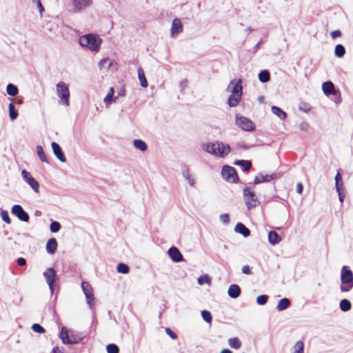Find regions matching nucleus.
<instances>
[{"mask_svg":"<svg viewBox=\"0 0 353 353\" xmlns=\"http://www.w3.org/2000/svg\"><path fill=\"white\" fill-rule=\"evenodd\" d=\"M182 176L188 181L189 185L192 187L195 185V179L191 176L189 173V167L184 165L181 170Z\"/></svg>","mask_w":353,"mask_h":353,"instance_id":"393cba45","label":"nucleus"},{"mask_svg":"<svg viewBox=\"0 0 353 353\" xmlns=\"http://www.w3.org/2000/svg\"><path fill=\"white\" fill-rule=\"evenodd\" d=\"M342 35V32L340 30H336L334 31H332L330 33V36L332 39H335L338 37H340Z\"/></svg>","mask_w":353,"mask_h":353,"instance_id":"8fccbe9b","label":"nucleus"},{"mask_svg":"<svg viewBox=\"0 0 353 353\" xmlns=\"http://www.w3.org/2000/svg\"><path fill=\"white\" fill-rule=\"evenodd\" d=\"M33 2L37 3V8L41 14H42L43 12H44L45 9L43 6L41 1L40 0H33Z\"/></svg>","mask_w":353,"mask_h":353,"instance_id":"864d4df0","label":"nucleus"},{"mask_svg":"<svg viewBox=\"0 0 353 353\" xmlns=\"http://www.w3.org/2000/svg\"><path fill=\"white\" fill-rule=\"evenodd\" d=\"M262 43V41H259L254 47V51L256 52Z\"/></svg>","mask_w":353,"mask_h":353,"instance_id":"0e129e2a","label":"nucleus"},{"mask_svg":"<svg viewBox=\"0 0 353 353\" xmlns=\"http://www.w3.org/2000/svg\"><path fill=\"white\" fill-rule=\"evenodd\" d=\"M233 164L239 166L244 172L250 171L252 168V162L249 160L236 159Z\"/></svg>","mask_w":353,"mask_h":353,"instance_id":"aec40b11","label":"nucleus"},{"mask_svg":"<svg viewBox=\"0 0 353 353\" xmlns=\"http://www.w3.org/2000/svg\"><path fill=\"white\" fill-rule=\"evenodd\" d=\"M9 117L11 121H14L19 116L18 111L15 109L14 104L11 99V102L8 105Z\"/></svg>","mask_w":353,"mask_h":353,"instance_id":"c756f323","label":"nucleus"},{"mask_svg":"<svg viewBox=\"0 0 353 353\" xmlns=\"http://www.w3.org/2000/svg\"><path fill=\"white\" fill-rule=\"evenodd\" d=\"M309 128V124L307 122H301L299 125V128L301 131H306Z\"/></svg>","mask_w":353,"mask_h":353,"instance_id":"6e6d98bb","label":"nucleus"},{"mask_svg":"<svg viewBox=\"0 0 353 353\" xmlns=\"http://www.w3.org/2000/svg\"><path fill=\"white\" fill-rule=\"evenodd\" d=\"M61 226L59 221H52L50 225V230L52 233L58 232Z\"/></svg>","mask_w":353,"mask_h":353,"instance_id":"a19ab883","label":"nucleus"},{"mask_svg":"<svg viewBox=\"0 0 353 353\" xmlns=\"http://www.w3.org/2000/svg\"><path fill=\"white\" fill-rule=\"evenodd\" d=\"M243 193L248 209L254 208L260 203L255 192L250 187L245 186L243 190Z\"/></svg>","mask_w":353,"mask_h":353,"instance_id":"6e6552de","label":"nucleus"},{"mask_svg":"<svg viewBox=\"0 0 353 353\" xmlns=\"http://www.w3.org/2000/svg\"><path fill=\"white\" fill-rule=\"evenodd\" d=\"M228 345L230 347L239 350L242 346V343L238 337H233L228 339Z\"/></svg>","mask_w":353,"mask_h":353,"instance_id":"473e14b6","label":"nucleus"},{"mask_svg":"<svg viewBox=\"0 0 353 353\" xmlns=\"http://www.w3.org/2000/svg\"><path fill=\"white\" fill-rule=\"evenodd\" d=\"M221 353H232V352L230 349L225 348L221 350Z\"/></svg>","mask_w":353,"mask_h":353,"instance_id":"69168bd1","label":"nucleus"},{"mask_svg":"<svg viewBox=\"0 0 353 353\" xmlns=\"http://www.w3.org/2000/svg\"><path fill=\"white\" fill-rule=\"evenodd\" d=\"M346 52L345 47L342 44H337L334 48V55L336 57L342 58Z\"/></svg>","mask_w":353,"mask_h":353,"instance_id":"4c0bfd02","label":"nucleus"},{"mask_svg":"<svg viewBox=\"0 0 353 353\" xmlns=\"http://www.w3.org/2000/svg\"><path fill=\"white\" fill-rule=\"evenodd\" d=\"M338 193V195H339V199L340 201V202L342 203H343L344 201V199H345V194H344V190H341V191H339V192H336Z\"/></svg>","mask_w":353,"mask_h":353,"instance_id":"13d9d810","label":"nucleus"},{"mask_svg":"<svg viewBox=\"0 0 353 353\" xmlns=\"http://www.w3.org/2000/svg\"><path fill=\"white\" fill-rule=\"evenodd\" d=\"M34 214L36 216H41V212L40 210H36Z\"/></svg>","mask_w":353,"mask_h":353,"instance_id":"774afa93","label":"nucleus"},{"mask_svg":"<svg viewBox=\"0 0 353 353\" xmlns=\"http://www.w3.org/2000/svg\"><path fill=\"white\" fill-rule=\"evenodd\" d=\"M52 353H63L62 351H61L57 347H53L52 350Z\"/></svg>","mask_w":353,"mask_h":353,"instance_id":"e2e57ef3","label":"nucleus"},{"mask_svg":"<svg viewBox=\"0 0 353 353\" xmlns=\"http://www.w3.org/2000/svg\"><path fill=\"white\" fill-rule=\"evenodd\" d=\"M21 176L23 179L31 187V188L35 192H39V182L32 176V174L26 170L21 171Z\"/></svg>","mask_w":353,"mask_h":353,"instance_id":"f8f14e48","label":"nucleus"},{"mask_svg":"<svg viewBox=\"0 0 353 353\" xmlns=\"http://www.w3.org/2000/svg\"><path fill=\"white\" fill-rule=\"evenodd\" d=\"M52 150L54 156L62 163H65L66 161V157L65 153L59 144L57 142L53 141L51 143Z\"/></svg>","mask_w":353,"mask_h":353,"instance_id":"dca6fc26","label":"nucleus"},{"mask_svg":"<svg viewBox=\"0 0 353 353\" xmlns=\"http://www.w3.org/2000/svg\"><path fill=\"white\" fill-rule=\"evenodd\" d=\"M281 241V236L274 230L268 232V241L272 245H276Z\"/></svg>","mask_w":353,"mask_h":353,"instance_id":"b1692460","label":"nucleus"},{"mask_svg":"<svg viewBox=\"0 0 353 353\" xmlns=\"http://www.w3.org/2000/svg\"><path fill=\"white\" fill-rule=\"evenodd\" d=\"M17 263L19 266H24L26 265V259L23 257H19L17 259Z\"/></svg>","mask_w":353,"mask_h":353,"instance_id":"4d7b16f0","label":"nucleus"},{"mask_svg":"<svg viewBox=\"0 0 353 353\" xmlns=\"http://www.w3.org/2000/svg\"><path fill=\"white\" fill-rule=\"evenodd\" d=\"M102 39L98 34L88 33L82 35L79 39V43L83 48H86L92 52H99L102 43Z\"/></svg>","mask_w":353,"mask_h":353,"instance_id":"20e7f679","label":"nucleus"},{"mask_svg":"<svg viewBox=\"0 0 353 353\" xmlns=\"http://www.w3.org/2000/svg\"><path fill=\"white\" fill-rule=\"evenodd\" d=\"M188 81L186 79H184L180 82V88L181 91L183 92V90L187 87Z\"/></svg>","mask_w":353,"mask_h":353,"instance_id":"bf43d9fd","label":"nucleus"},{"mask_svg":"<svg viewBox=\"0 0 353 353\" xmlns=\"http://www.w3.org/2000/svg\"><path fill=\"white\" fill-rule=\"evenodd\" d=\"M59 338L65 345H72L80 343L86 334L84 332H78L73 330L62 327L59 332Z\"/></svg>","mask_w":353,"mask_h":353,"instance_id":"7ed1b4c3","label":"nucleus"},{"mask_svg":"<svg viewBox=\"0 0 353 353\" xmlns=\"http://www.w3.org/2000/svg\"><path fill=\"white\" fill-rule=\"evenodd\" d=\"M125 94V88H121L120 90L118 92V96L123 97Z\"/></svg>","mask_w":353,"mask_h":353,"instance_id":"680f3d73","label":"nucleus"},{"mask_svg":"<svg viewBox=\"0 0 353 353\" xmlns=\"http://www.w3.org/2000/svg\"><path fill=\"white\" fill-rule=\"evenodd\" d=\"M293 348L294 353H304V343L301 341H297Z\"/></svg>","mask_w":353,"mask_h":353,"instance_id":"ea45409f","label":"nucleus"},{"mask_svg":"<svg viewBox=\"0 0 353 353\" xmlns=\"http://www.w3.org/2000/svg\"><path fill=\"white\" fill-rule=\"evenodd\" d=\"M137 73L141 86L144 88H147L148 85V80L141 67L138 68Z\"/></svg>","mask_w":353,"mask_h":353,"instance_id":"bb28decb","label":"nucleus"},{"mask_svg":"<svg viewBox=\"0 0 353 353\" xmlns=\"http://www.w3.org/2000/svg\"><path fill=\"white\" fill-rule=\"evenodd\" d=\"M322 90L325 95L330 96V95H336V91L334 88V83L330 81H327L322 84Z\"/></svg>","mask_w":353,"mask_h":353,"instance_id":"6ab92c4d","label":"nucleus"},{"mask_svg":"<svg viewBox=\"0 0 353 353\" xmlns=\"http://www.w3.org/2000/svg\"><path fill=\"white\" fill-rule=\"evenodd\" d=\"M117 270L119 273L126 274L130 272V267L124 263H119L117 265Z\"/></svg>","mask_w":353,"mask_h":353,"instance_id":"58836bf2","label":"nucleus"},{"mask_svg":"<svg viewBox=\"0 0 353 353\" xmlns=\"http://www.w3.org/2000/svg\"><path fill=\"white\" fill-rule=\"evenodd\" d=\"M16 103L18 104H21L23 103V98L21 97L20 98H17L16 99Z\"/></svg>","mask_w":353,"mask_h":353,"instance_id":"338daca9","label":"nucleus"},{"mask_svg":"<svg viewBox=\"0 0 353 353\" xmlns=\"http://www.w3.org/2000/svg\"><path fill=\"white\" fill-rule=\"evenodd\" d=\"M272 112L278 117L281 120L284 121L287 118V113L281 108L276 105H272L271 108Z\"/></svg>","mask_w":353,"mask_h":353,"instance_id":"a878e982","label":"nucleus"},{"mask_svg":"<svg viewBox=\"0 0 353 353\" xmlns=\"http://www.w3.org/2000/svg\"><path fill=\"white\" fill-rule=\"evenodd\" d=\"M81 288H82L83 292L85 296V298L87 300V303L89 305V306L90 307H92V306L94 304V296L93 294L92 288L91 285L85 281H82L81 282Z\"/></svg>","mask_w":353,"mask_h":353,"instance_id":"ddd939ff","label":"nucleus"},{"mask_svg":"<svg viewBox=\"0 0 353 353\" xmlns=\"http://www.w3.org/2000/svg\"><path fill=\"white\" fill-rule=\"evenodd\" d=\"M11 214L21 221L28 222L30 219L28 213L19 204H15L12 207Z\"/></svg>","mask_w":353,"mask_h":353,"instance_id":"9b49d317","label":"nucleus"},{"mask_svg":"<svg viewBox=\"0 0 353 353\" xmlns=\"http://www.w3.org/2000/svg\"><path fill=\"white\" fill-rule=\"evenodd\" d=\"M235 124L242 130L246 132H252L256 129L254 123L250 119L240 114H236L235 115Z\"/></svg>","mask_w":353,"mask_h":353,"instance_id":"423d86ee","label":"nucleus"},{"mask_svg":"<svg viewBox=\"0 0 353 353\" xmlns=\"http://www.w3.org/2000/svg\"><path fill=\"white\" fill-rule=\"evenodd\" d=\"M165 333L172 339H177V334L170 327H166Z\"/></svg>","mask_w":353,"mask_h":353,"instance_id":"09e8293b","label":"nucleus"},{"mask_svg":"<svg viewBox=\"0 0 353 353\" xmlns=\"http://www.w3.org/2000/svg\"><path fill=\"white\" fill-rule=\"evenodd\" d=\"M106 350L108 353H119V346L114 343H110L106 346Z\"/></svg>","mask_w":353,"mask_h":353,"instance_id":"c03bdc74","label":"nucleus"},{"mask_svg":"<svg viewBox=\"0 0 353 353\" xmlns=\"http://www.w3.org/2000/svg\"><path fill=\"white\" fill-rule=\"evenodd\" d=\"M210 281V279L208 275L200 276L198 279V283L202 285L205 283H208Z\"/></svg>","mask_w":353,"mask_h":353,"instance_id":"3c124183","label":"nucleus"},{"mask_svg":"<svg viewBox=\"0 0 353 353\" xmlns=\"http://www.w3.org/2000/svg\"><path fill=\"white\" fill-rule=\"evenodd\" d=\"M227 90L231 92L228 99V105L231 108L236 107L239 104L242 97V80L241 79H239L236 81L232 80L227 88Z\"/></svg>","mask_w":353,"mask_h":353,"instance_id":"f03ea898","label":"nucleus"},{"mask_svg":"<svg viewBox=\"0 0 353 353\" xmlns=\"http://www.w3.org/2000/svg\"><path fill=\"white\" fill-rule=\"evenodd\" d=\"M334 181L336 191L339 192L341 190H344L343 177L339 172H336L334 177Z\"/></svg>","mask_w":353,"mask_h":353,"instance_id":"c85d7f7f","label":"nucleus"},{"mask_svg":"<svg viewBox=\"0 0 353 353\" xmlns=\"http://www.w3.org/2000/svg\"><path fill=\"white\" fill-rule=\"evenodd\" d=\"M56 87L58 97L65 105L68 106L70 105V91L68 85L63 81H59Z\"/></svg>","mask_w":353,"mask_h":353,"instance_id":"1a4fd4ad","label":"nucleus"},{"mask_svg":"<svg viewBox=\"0 0 353 353\" xmlns=\"http://www.w3.org/2000/svg\"><path fill=\"white\" fill-rule=\"evenodd\" d=\"M281 175L279 173H272L271 174H263L259 173L254 179V184L257 185L261 183L270 182L272 180L279 179Z\"/></svg>","mask_w":353,"mask_h":353,"instance_id":"4468645a","label":"nucleus"},{"mask_svg":"<svg viewBox=\"0 0 353 353\" xmlns=\"http://www.w3.org/2000/svg\"><path fill=\"white\" fill-rule=\"evenodd\" d=\"M36 152L39 159L44 163H49L48 159L45 154V152L41 145H37L36 147Z\"/></svg>","mask_w":353,"mask_h":353,"instance_id":"72a5a7b5","label":"nucleus"},{"mask_svg":"<svg viewBox=\"0 0 353 353\" xmlns=\"http://www.w3.org/2000/svg\"><path fill=\"white\" fill-rule=\"evenodd\" d=\"M269 296L266 294H261L256 297V303L259 305H264L267 303Z\"/></svg>","mask_w":353,"mask_h":353,"instance_id":"37998d69","label":"nucleus"},{"mask_svg":"<svg viewBox=\"0 0 353 353\" xmlns=\"http://www.w3.org/2000/svg\"><path fill=\"white\" fill-rule=\"evenodd\" d=\"M201 148L203 151L219 158H225L231 152V148L228 143L219 141L203 143Z\"/></svg>","mask_w":353,"mask_h":353,"instance_id":"f257e3e1","label":"nucleus"},{"mask_svg":"<svg viewBox=\"0 0 353 353\" xmlns=\"http://www.w3.org/2000/svg\"><path fill=\"white\" fill-rule=\"evenodd\" d=\"M241 292V288L237 284H232L229 286L228 294V296L232 299L238 298Z\"/></svg>","mask_w":353,"mask_h":353,"instance_id":"4be33fe9","label":"nucleus"},{"mask_svg":"<svg viewBox=\"0 0 353 353\" xmlns=\"http://www.w3.org/2000/svg\"><path fill=\"white\" fill-rule=\"evenodd\" d=\"M201 316L206 323H211L212 321V316L211 313L208 310H202L201 311Z\"/></svg>","mask_w":353,"mask_h":353,"instance_id":"79ce46f5","label":"nucleus"},{"mask_svg":"<svg viewBox=\"0 0 353 353\" xmlns=\"http://www.w3.org/2000/svg\"><path fill=\"white\" fill-rule=\"evenodd\" d=\"M236 146L238 148L243 149L244 150H247L250 149V148L248 144H246L245 143H244L243 141L237 143Z\"/></svg>","mask_w":353,"mask_h":353,"instance_id":"603ef678","label":"nucleus"},{"mask_svg":"<svg viewBox=\"0 0 353 353\" xmlns=\"http://www.w3.org/2000/svg\"><path fill=\"white\" fill-rule=\"evenodd\" d=\"M1 217L2 220L6 222L8 224H10L11 223V219L9 216V213L7 210H1Z\"/></svg>","mask_w":353,"mask_h":353,"instance_id":"a18cd8bd","label":"nucleus"},{"mask_svg":"<svg viewBox=\"0 0 353 353\" xmlns=\"http://www.w3.org/2000/svg\"><path fill=\"white\" fill-rule=\"evenodd\" d=\"M183 24L181 20L178 18H175L172 23V27L170 29L171 37H175L176 35L179 34L183 31Z\"/></svg>","mask_w":353,"mask_h":353,"instance_id":"a211bd4d","label":"nucleus"},{"mask_svg":"<svg viewBox=\"0 0 353 353\" xmlns=\"http://www.w3.org/2000/svg\"><path fill=\"white\" fill-rule=\"evenodd\" d=\"M242 272L245 274L250 275L252 274L251 269L248 265L242 267Z\"/></svg>","mask_w":353,"mask_h":353,"instance_id":"5fc2aeb1","label":"nucleus"},{"mask_svg":"<svg viewBox=\"0 0 353 353\" xmlns=\"http://www.w3.org/2000/svg\"><path fill=\"white\" fill-rule=\"evenodd\" d=\"M353 288V272L351 269L344 265L341 272L340 290L342 292H350Z\"/></svg>","mask_w":353,"mask_h":353,"instance_id":"39448f33","label":"nucleus"},{"mask_svg":"<svg viewBox=\"0 0 353 353\" xmlns=\"http://www.w3.org/2000/svg\"><path fill=\"white\" fill-rule=\"evenodd\" d=\"M6 92L9 96L14 97L19 93V89L17 85L10 83L6 86Z\"/></svg>","mask_w":353,"mask_h":353,"instance_id":"f704fd0d","label":"nucleus"},{"mask_svg":"<svg viewBox=\"0 0 353 353\" xmlns=\"http://www.w3.org/2000/svg\"><path fill=\"white\" fill-rule=\"evenodd\" d=\"M58 243L55 238H50L46 243V252L50 254H53L57 250Z\"/></svg>","mask_w":353,"mask_h":353,"instance_id":"412c9836","label":"nucleus"},{"mask_svg":"<svg viewBox=\"0 0 353 353\" xmlns=\"http://www.w3.org/2000/svg\"><path fill=\"white\" fill-rule=\"evenodd\" d=\"M168 254L172 261L179 263L183 261V257L180 250L176 247H171L168 251Z\"/></svg>","mask_w":353,"mask_h":353,"instance_id":"f3484780","label":"nucleus"},{"mask_svg":"<svg viewBox=\"0 0 353 353\" xmlns=\"http://www.w3.org/2000/svg\"><path fill=\"white\" fill-rule=\"evenodd\" d=\"M114 88H111L110 89L109 92L107 94V95L104 98V103L108 105L110 104L112 101H115V100L118 98V96L116 97H114Z\"/></svg>","mask_w":353,"mask_h":353,"instance_id":"e433bc0d","label":"nucleus"},{"mask_svg":"<svg viewBox=\"0 0 353 353\" xmlns=\"http://www.w3.org/2000/svg\"><path fill=\"white\" fill-rule=\"evenodd\" d=\"M43 275L48 285L50 293L52 294L54 292L55 287L57 286L59 281L58 274L53 268H48L43 273Z\"/></svg>","mask_w":353,"mask_h":353,"instance_id":"0eeeda50","label":"nucleus"},{"mask_svg":"<svg viewBox=\"0 0 353 353\" xmlns=\"http://www.w3.org/2000/svg\"><path fill=\"white\" fill-rule=\"evenodd\" d=\"M234 231L241 234L243 237H248L250 235V230L241 222L236 223L234 227Z\"/></svg>","mask_w":353,"mask_h":353,"instance_id":"5701e85b","label":"nucleus"},{"mask_svg":"<svg viewBox=\"0 0 353 353\" xmlns=\"http://www.w3.org/2000/svg\"><path fill=\"white\" fill-rule=\"evenodd\" d=\"M303 191V185L301 183H298L296 185V192L299 194H302Z\"/></svg>","mask_w":353,"mask_h":353,"instance_id":"052dcab7","label":"nucleus"},{"mask_svg":"<svg viewBox=\"0 0 353 353\" xmlns=\"http://www.w3.org/2000/svg\"><path fill=\"white\" fill-rule=\"evenodd\" d=\"M258 77L261 83H265L270 80V73L268 70H262L259 72Z\"/></svg>","mask_w":353,"mask_h":353,"instance_id":"7c9ffc66","label":"nucleus"},{"mask_svg":"<svg viewBox=\"0 0 353 353\" xmlns=\"http://www.w3.org/2000/svg\"><path fill=\"white\" fill-rule=\"evenodd\" d=\"M220 221L225 225L230 223V215L228 213L222 214L220 215Z\"/></svg>","mask_w":353,"mask_h":353,"instance_id":"de8ad7c7","label":"nucleus"},{"mask_svg":"<svg viewBox=\"0 0 353 353\" xmlns=\"http://www.w3.org/2000/svg\"><path fill=\"white\" fill-rule=\"evenodd\" d=\"M290 305V300L288 298L284 297L279 300L277 305L276 310L279 312L285 310Z\"/></svg>","mask_w":353,"mask_h":353,"instance_id":"cd10ccee","label":"nucleus"},{"mask_svg":"<svg viewBox=\"0 0 353 353\" xmlns=\"http://www.w3.org/2000/svg\"><path fill=\"white\" fill-rule=\"evenodd\" d=\"M133 145L137 149H139L142 152L145 151L148 148L146 143L141 139H134L133 141Z\"/></svg>","mask_w":353,"mask_h":353,"instance_id":"c9c22d12","label":"nucleus"},{"mask_svg":"<svg viewBox=\"0 0 353 353\" xmlns=\"http://www.w3.org/2000/svg\"><path fill=\"white\" fill-rule=\"evenodd\" d=\"M74 12H80L90 8L92 4V0H72Z\"/></svg>","mask_w":353,"mask_h":353,"instance_id":"2eb2a0df","label":"nucleus"},{"mask_svg":"<svg viewBox=\"0 0 353 353\" xmlns=\"http://www.w3.org/2000/svg\"><path fill=\"white\" fill-rule=\"evenodd\" d=\"M32 330L38 334H43L46 332L45 328L39 323H34L32 325Z\"/></svg>","mask_w":353,"mask_h":353,"instance_id":"49530a36","label":"nucleus"},{"mask_svg":"<svg viewBox=\"0 0 353 353\" xmlns=\"http://www.w3.org/2000/svg\"><path fill=\"white\" fill-rule=\"evenodd\" d=\"M221 174L223 178L227 181H232L236 183L239 182V179L238 174L234 168L225 165L222 167Z\"/></svg>","mask_w":353,"mask_h":353,"instance_id":"9d476101","label":"nucleus"},{"mask_svg":"<svg viewBox=\"0 0 353 353\" xmlns=\"http://www.w3.org/2000/svg\"><path fill=\"white\" fill-rule=\"evenodd\" d=\"M339 308L342 312H348L352 308V303L348 299H343L339 303Z\"/></svg>","mask_w":353,"mask_h":353,"instance_id":"2f4dec72","label":"nucleus"}]
</instances>
